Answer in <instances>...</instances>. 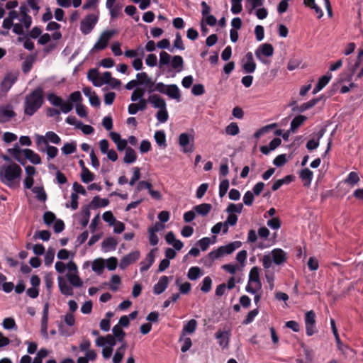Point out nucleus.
Returning a JSON list of instances; mask_svg holds the SVG:
<instances>
[{"label": "nucleus", "instance_id": "3c124183", "mask_svg": "<svg viewBox=\"0 0 363 363\" xmlns=\"http://www.w3.org/2000/svg\"><path fill=\"white\" fill-rule=\"evenodd\" d=\"M216 337L219 340V345L222 347H226L228 345V337L225 335V333L220 330L216 333Z\"/></svg>", "mask_w": 363, "mask_h": 363}, {"label": "nucleus", "instance_id": "13d9d810", "mask_svg": "<svg viewBox=\"0 0 363 363\" xmlns=\"http://www.w3.org/2000/svg\"><path fill=\"white\" fill-rule=\"evenodd\" d=\"M76 144L74 143H67L62 147V151L65 155H69L76 151Z\"/></svg>", "mask_w": 363, "mask_h": 363}, {"label": "nucleus", "instance_id": "c756f323", "mask_svg": "<svg viewBox=\"0 0 363 363\" xmlns=\"http://www.w3.org/2000/svg\"><path fill=\"white\" fill-rule=\"evenodd\" d=\"M307 120V117L303 115H298L291 122L290 130L295 133L296 130Z\"/></svg>", "mask_w": 363, "mask_h": 363}, {"label": "nucleus", "instance_id": "f03ea898", "mask_svg": "<svg viewBox=\"0 0 363 363\" xmlns=\"http://www.w3.org/2000/svg\"><path fill=\"white\" fill-rule=\"evenodd\" d=\"M44 103L43 90L38 87L26 96L24 101V113L29 116L34 113L43 106Z\"/></svg>", "mask_w": 363, "mask_h": 363}, {"label": "nucleus", "instance_id": "79ce46f5", "mask_svg": "<svg viewBox=\"0 0 363 363\" xmlns=\"http://www.w3.org/2000/svg\"><path fill=\"white\" fill-rule=\"evenodd\" d=\"M137 82L138 85H145L152 84V79L149 77L146 72H140L136 74Z\"/></svg>", "mask_w": 363, "mask_h": 363}, {"label": "nucleus", "instance_id": "473e14b6", "mask_svg": "<svg viewBox=\"0 0 363 363\" xmlns=\"http://www.w3.org/2000/svg\"><path fill=\"white\" fill-rule=\"evenodd\" d=\"M322 98L323 96L312 99L308 102L302 104L300 106L298 107V110L300 112H304L305 111L310 109L315 106L322 99Z\"/></svg>", "mask_w": 363, "mask_h": 363}, {"label": "nucleus", "instance_id": "a878e982", "mask_svg": "<svg viewBox=\"0 0 363 363\" xmlns=\"http://www.w3.org/2000/svg\"><path fill=\"white\" fill-rule=\"evenodd\" d=\"M90 206L84 205L82 207L80 213V223L83 228H85L89 221L90 218Z\"/></svg>", "mask_w": 363, "mask_h": 363}, {"label": "nucleus", "instance_id": "1a4fd4ad", "mask_svg": "<svg viewBox=\"0 0 363 363\" xmlns=\"http://www.w3.org/2000/svg\"><path fill=\"white\" fill-rule=\"evenodd\" d=\"M115 33L116 31L114 30H106L104 31L101 34L97 42L95 43L94 49L97 50H101L105 49L108 45L110 39Z\"/></svg>", "mask_w": 363, "mask_h": 363}, {"label": "nucleus", "instance_id": "6ab92c4d", "mask_svg": "<svg viewBox=\"0 0 363 363\" xmlns=\"http://www.w3.org/2000/svg\"><path fill=\"white\" fill-rule=\"evenodd\" d=\"M249 283H253L258 289H261L262 283L259 279V269L257 267H253L249 274Z\"/></svg>", "mask_w": 363, "mask_h": 363}, {"label": "nucleus", "instance_id": "ddd939ff", "mask_svg": "<svg viewBox=\"0 0 363 363\" xmlns=\"http://www.w3.org/2000/svg\"><path fill=\"white\" fill-rule=\"evenodd\" d=\"M245 62L242 65V69L246 73H253L256 69V63L254 61L253 55L248 52L245 55Z\"/></svg>", "mask_w": 363, "mask_h": 363}, {"label": "nucleus", "instance_id": "8fccbe9b", "mask_svg": "<svg viewBox=\"0 0 363 363\" xmlns=\"http://www.w3.org/2000/svg\"><path fill=\"white\" fill-rule=\"evenodd\" d=\"M240 128L238 125V124L235 122L230 123L229 125H228L225 128V133L228 135H236L239 133Z\"/></svg>", "mask_w": 363, "mask_h": 363}, {"label": "nucleus", "instance_id": "dca6fc26", "mask_svg": "<svg viewBox=\"0 0 363 363\" xmlns=\"http://www.w3.org/2000/svg\"><path fill=\"white\" fill-rule=\"evenodd\" d=\"M147 101L149 103L152 104L154 108L159 109H164L167 107V104L160 95L158 94H151L149 96Z\"/></svg>", "mask_w": 363, "mask_h": 363}, {"label": "nucleus", "instance_id": "de8ad7c7", "mask_svg": "<svg viewBox=\"0 0 363 363\" xmlns=\"http://www.w3.org/2000/svg\"><path fill=\"white\" fill-rule=\"evenodd\" d=\"M201 275V270L199 267H191L188 272L187 277L190 280H196Z\"/></svg>", "mask_w": 363, "mask_h": 363}, {"label": "nucleus", "instance_id": "0eeeda50", "mask_svg": "<svg viewBox=\"0 0 363 363\" xmlns=\"http://www.w3.org/2000/svg\"><path fill=\"white\" fill-rule=\"evenodd\" d=\"M18 72H7L4 76L1 85L0 90L1 92L6 93L12 87L18 79Z\"/></svg>", "mask_w": 363, "mask_h": 363}, {"label": "nucleus", "instance_id": "c85d7f7f", "mask_svg": "<svg viewBox=\"0 0 363 363\" xmlns=\"http://www.w3.org/2000/svg\"><path fill=\"white\" fill-rule=\"evenodd\" d=\"M170 64L171 67L173 69H174L177 72H179L183 69L184 60L180 55H174L172 57Z\"/></svg>", "mask_w": 363, "mask_h": 363}, {"label": "nucleus", "instance_id": "a19ab883", "mask_svg": "<svg viewBox=\"0 0 363 363\" xmlns=\"http://www.w3.org/2000/svg\"><path fill=\"white\" fill-rule=\"evenodd\" d=\"M155 140L159 146L166 147V135L164 131L157 130L154 135Z\"/></svg>", "mask_w": 363, "mask_h": 363}, {"label": "nucleus", "instance_id": "f257e3e1", "mask_svg": "<svg viewBox=\"0 0 363 363\" xmlns=\"http://www.w3.org/2000/svg\"><path fill=\"white\" fill-rule=\"evenodd\" d=\"M22 174V169L16 163L3 165L0 167V180L9 188L19 186V180Z\"/></svg>", "mask_w": 363, "mask_h": 363}, {"label": "nucleus", "instance_id": "69168bd1", "mask_svg": "<svg viewBox=\"0 0 363 363\" xmlns=\"http://www.w3.org/2000/svg\"><path fill=\"white\" fill-rule=\"evenodd\" d=\"M267 225L274 230H278L281 227V220L278 217L272 218L267 220Z\"/></svg>", "mask_w": 363, "mask_h": 363}, {"label": "nucleus", "instance_id": "72a5a7b5", "mask_svg": "<svg viewBox=\"0 0 363 363\" xmlns=\"http://www.w3.org/2000/svg\"><path fill=\"white\" fill-rule=\"evenodd\" d=\"M117 244L118 242L114 238L108 237L103 241L102 247L105 250V251H108L110 250H115Z\"/></svg>", "mask_w": 363, "mask_h": 363}, {"label": "nucleus", "instance_id": "680f3d73", "mask_svg": "<svg viewBox=\"0 0 363 363\" xmlns=\"http://www.w3.org/2000/svg\"><path fill=\"white\" fill-rule=\"evenodd\" d=\"M229 188V181L228 179L223 180L219 185V196L220 197H223Z\"/></svg>", "mask_w": 363, "mask_h": 363}, {"label": "nucleus", "instance_id": "2f4dec72", "mask_svg": "<svg viewBox=\"0 0 363 363\" xmlns=\"http://www.w3.org/2000/svg\"><path fill=\"white\" fill-rule=\"evenodd\" d=\"M137 160V155L135 151L130 147L125 149V157L123 162L127 164H131Z\"/></svg>", "mask_w": 363, "mask_h": 363}, {"label": "nucleus", "instance_id": "b1692460", "mask_svg": "<svg viewBox=\"0 0 363 363\" xmlns=\"http://www.w3.org/2000/svg\"><path fill=\"white\" fill-rule=\"evenodd\" d=\"M281 143V140L279 138H274L269 145H264L260 147V151L264 155H268L271 151L274 150Z\"/></svg>", "mask_w": 363, "mask_h": 363}, {"label": "nucleus", "instance_id": "6e6d98bb", "mask_svg": "<svg viewBox=\"0 0 363 363\" xmlns=\"http://www.w3.org/2000/svg\"><path fill=\"white\" fill-rule=\"evenodd\" d=\"M242 208H243V205L241 203H237V204L230 203L225 211L228 213H240L242 211Z\"/></svg>", "mask_w": 363, "mask_h": 363}, {"label": "nucleus", "instance_id": "338daca9", "mask_svg": "<svg viewBox=\"0 0 363 363\" xmlns=\"http://www.w3.org/2000/svg\"><path fill=\"white\" fill-rule=\"evenodd\" d=\"M58 153V149L52 145H47L48 160L55 158Z\"/></svg>", "mask_w": 363, "mask_h": 363}, {"label": "nucleus", "instance_id": "bf43d9fd", "mask_svg": "<svg viewBox=\"0 0 363 363\" xmlns=\"http://www.w3.org/2000/svg\"><path fill=\"white\" fill-rule=\"evenodd\" d=\"M56 220V216L54 213L51 211H46L43 215V221L47 225H51Z\"/></svg>", "mask_w": 363, "mask_h": 363}, {"label": "nucleus", "instance_id": "f704fd0d", "mask_svg": "<svg viewBox=\"0 0 363 363\" xmlns=\"http://www.w3.org/2000/svg\"><path fill=\"white\" fill-rule=\"evenodd\" d=\"M172 56L165 51H162L160 53L159 67L161 69H164V66L168 65L172 60Z\"/></svg>", "mask_w": 363, "mask_h": 363}, {"label": "nucleus", "instance_id": "09e8293b", "mask_svg": "<svg viewBox=\"0 0 363 363\" xmlns=\"http://www.w3.org/2000/svg\"><path fill=\"white\" fill-rule=\"evenodd\" d=\"M145 89L144 88H136L132 93L130 99L132 101H136L138 100L143 99V97L145 95Z\"/></svg>", "mask_w": 363, "mask_h": 363}, {"label": "nucleus", "instance_id": "39448f33", "mask_svg": "<svg viewBox=\"0 0 363 363\" xmlns=\"http://www.w3.org/2000/svg\"><path fill=\"white\" fill-rule=\"evenodd\" d=\"M98 22V16L95 14L91 13L86 16V17L81 21L80 30L84 35L89 34L94 28Z\"/></svg>", "mask_w": 363, "mask_h": 363}, {"label": "nucleus", "instance_id": "37998d69", "mask_svg": "<svg viewBox=\"0 0 363 363\" xmlns=\"http://www.w3.org/2000/svg\"><path fill=\"white\" fill-rule=\"evenodd\" d=\"M34 194H36V198L38 201H45L47 199V194L43 186H35L32 189Z\"/></svg>", "mask_w": 363, "mask_h": 363}, {"label": "nucleus", "instance_id": "aec40b11", "mask_svg": "<svg viewBox=\"0 0 363 363\" xmlns=\"http://www.w3.org/2000/svg\"><path fill=\"white\" fill-rule=\"evenodd\" d=\"M57 280L60 292L66 296H72L73 289L67 283L66 280L62 277H59Z\"/></svg>", "mask_w": 363, "mask_h": 363}, {"label": "nucleus", "instance_id": "c03bdc74", "mask_svg": "<svg viewBox=\"0 0 363 363\" xmlns=\"http://www.w3.org/2000/svg\"><path fill=\"white\" fill-rule=\"evenodd\" d=\"M264 4V0H247L245 6L248 9V12L251 13L252 10Z\"/></svg>", "mask_w": 363, "mask_h": 363}, {"label": "nucleus", "instance_id": "9d476101", "mask_svg": "<svg viewBox=\"0 0 363 363\" xmlns=\"http://www.w3.org/2000/svg\"><path fill=\"white\" fill-rule=\"evenodd\" d=\"M140 256V253L138 250L133 251L125 256H124L120 262V268L124 269L127 268L131 264L135 262Z\"/></svg>", "mask_w": 363, "mask_h": 363}, {"label": "nucleus", "instance_id": "774afa93", "mask_svg": "<svg viewBox=\"0 0 363 363\" xmlns=\"http://www.w3.org/2000/svg\"><path fill=\"white\" fill-rule=\"evenodd\" d=\"M255 33L256 36V40L257 41H261L264 39V29L262 26L257 25L255 28Z\"/></svg>", "mask_w": 363, "mask_h": 363}, {"label": "nucleus", "instance_id": "7ed1b4c3", "mask_svg": "<svg viewBox=\"0 0 363 363\" xmlns=\"http://www.w3.org/2000/svg\"><path fill=\"white\" fill-rule=\"evenodd\" d=\"M49 102L54 106H59L60 111L64 113L70 112L73 108V105L70 101H65L60 96L53 93H50L47 96Z\"/></svg>", "mask_w": 363, "mask_h": 363}, {"label": "nucleus", "instance_id": "58836bf2", "mask_svg": "<svg viewBox=\"0 0 363 363\" xmlns=\"http://www.w3.org/2000/svg\"><path fill=\"white\" fill-rule=\"evenodd\" d=\"M112 79L111 73L110 72H105L100 78L99 77V82H94V85L101 86L104 84H108L111 82Z\"/></svg>", "mask_w": 363, "mask_h": 363}, {"label": "nucleus", "instance_id": "4c0bfd02", "mask_svg": "<svg viewBox=\"0 0 363 363\" xmlns=\"http://www.w3.org/2000/svg\"><path fill=\"white\" fill-rule=\"evenodd\" d=\"M67 278L69 283L71 284V285H72L74 287H81L83 284L82 279L76 274L68 272L67 274Z\"/></svg>", "mask_w": 363, "mask_h": 363}, {"label": "nucleus", "instance_id": "5701e85b", "mask_svg": "<svg viewBox=\"0 0 363 363\" xmlns=\"http://www.w3.org/2000/svg\"><path fill=\"white\" fill-rule=\"evenodd\" d=\"M313 173L308 168L303 169L299 174V177L303 182V186L308 187L312 182Z\"/></svg>", "mask_w": 363, "mask_h": 363}, {"label": "nucleus", "instance_id": "49530a36", "mask_svg": "<svg viewBox=\"0 0 363 363\" xmlns=\"http://www.w3.org/2000/svg\"><path fill=\"white\" fill-rule=\"evenodd\" d=\"M359 180L360 179L358 174L355 172H351L345 179V182L353 186L357 184Z\"/></svg>", "mask_w": 363, "mask_h": 363}, {"label": "nucleus", "instance_id": "864d4df0", "mask_svg": "<svg viewBox=\"0 0 363 363\" xmlns=\"http://www.w3.org/2000/svg\"><path fill=\"white\" fill-rule=\"evenodd\" d=\"M258 313H259L258 308L250 311L246 315L245 318L243 320L242 324L248 325V324L251 323L254 320L255 318L258 315Z\"/></svg>", "mask_w": 363, "mask_h": 363}, {"label": "nucleus", "instance_id": "e2e57ef3", "mask_svg": "<svg viewBox=\"0 0 363 363\" xmlns=\"http://www.w3.org/2000/svg\"><path fill=\"white\" fill-rule=\"evenodd\" d=\"M77 129H81L86 135H90L94 132V128L89 125H84L82 122H78L77 125Z\"/></svg>", "mask_w": 363, "mask_h": 363}, {"label": "nucleus", "instance_id": "f3484780", "mask_svg": "<svg viewBox=\"0 0 363 363\" xmlns=\"http://www.w3.org/2000/svg\"><path fill=\"white\" fill-rule=\"evenodd\" d=\"M272 257L273 262L279 265L286 262V254L282 249L276 248L272 251Z\"/></svg>", "mask_w": 363, "mask_h": 363}, {"label": "nucleus", "instance_id": "bb28decb", "mask_svg": "<svg viewBox=\"0 0 363 363\" xmlns=\"http://www.w3.org/2000/svg\"><path fill=\"white\" fill-rule=\"evenodd\" d=\"M241 245L242 242L240 241H234L225 246H220V247L223 252V255H224L233 253L236 249L240 247Z\"/></svg>", "mask_w": 363, "mask_h": 363}, {"label": "nucleus", "instance_id": "5fc2aeb1", "mask_svg": "<svg viewBox=\"0 0 363 363\" xmlns=\"http://www.w3.org/2000/svg\"><path fill=\"white\" fill-rule=\"evenodd\" d=\"M277 125L276 123H273V124H270V125H267L266 126H264L261 128H259V130H257L255 133H254V137L256 138V139H258L262 135H263L264 134H265L266 133H267L268 131H269L271 129H272L274 127H275Z\"/></svg>", "mask_w": 363, "mask_h": 363}, {"label": "nucleus", "instance_id": "7c9ffc66", "mask_svg": "<svg viewBox=\"0 0 363 363\" xmlns=\"http://www.w3.org/2000/svg\"><path fill=\"white\" fill-rule=\"evenodd\" d=\"M212 208V206L210 203H201L196 205L194 207V211L198 214L206 216H207Z\"/></svg>", "mask_w": 363, "mask_h": 363}, {"label": "nucleus", "instance_id": "0e129e2a", "mask_svg": "<svg viewBox=\"0 0 363 363\" xmlns=\"http://www.w3.org/2000/svg\"><path fill=\"white\" fill-rule=\"evenodd\" d=\"M172 48L179 49L180 50H184L185 49V47L182 39V36L179 33H176L175 40L174 41V45Z\"/></svg>", "mask_w": 363, "mask_h": 363}, {"label": "nucleus", "instance_id": "6e6552de", "mask_svg": "<svg viewBox=\"0 0 363 363\" xmlns=\"http://www.w3.org/2000/svg\"><path fill=\"white\" fill-rule=\"evenodd\" d=\"M315 313L311 310L305 314L306 333L308 336H312L317 332L315 329Z\"/></svg>", "mask_w": 363, "mask_h": 363}, {"label": "nucleus", "instance_id": "e433bc0d", "mask_svg": "<svg viewBox=\"0 0 363 363\" xmlns=\"http://www.w3.org/2000/svg\"><path fill=\"white\" fill-rule=\"evenodd\" d=\"M113 335L115 337V338L118 340V342H123L125 341V333L122 329V327H121L118 325H116L113 326L112 329Z\"/></svg>", "mask_w": 363, "mask_h": 363}, {"label": "nucleus", "instance_id": "a18cd8bd", "mask_svg": "<svg viewBox=\"0 0 363 363\" xmlns=\"http://www.w3.org/2000/svg\"><path fill=\"white\" fill-rule=\"evenodd\" d=\"M81 179L84 183H89L94 179V174L88 168H84L82 171Z\"/></svg>", "mask_w": 363, "mask_h": 363}, {"label": "nucleus", "instance_id": "20e7f679", "mask_svg": "<svg viewBox=\"0 0 363 363\" xmlns=\"http://www.w3.org/2000/svg\"><path fill=\"white\" fill-rule=\"evenodd\" d=\"M69 100L73 104H75L76 112L82 118L87 116L86 107L82 104V96L79 91L71 93L69 96Z\"/></svg>", "mask_w": 363, "mask_h": 363}, {"label": "nucleus", "instance_id": "603ef678", "mask_svg": "<svg viewBox=\"0 0 363 363\" xmlns=\"http://www.w3.org/2000/svg\"><path fill=\"white\" fill-rule=\"evenodd\" d=\"M212 286V279L209 276L206 277L201 284V290L203 293H208L211 291Z\"/></svg>", "mask_w": 363, "mask_h": 363}, {"label": "nucleus", "instance_id": "393cba45", "mask_svg": "<svg viewBox=\"0 0 363 363\" xmlns=\"http://www.w3.org/2000/svg\"><path fill=\"white\" fill-rule=\"evenodd\" d=\"M165 94H167L169 98L175 99L177 101H181L180 90L176 84L168 85Z\"/></svg>", "mask_w": 363, "mask_h": 363}, {"label": "nucleus", "instance_id": "412c9836", "mask_svg": "<svg viewBox=\"0 0 363 363\" xmlns=\"http://www.w3.org/2000/svg\"><path fill=\"white\" fill-rule=\"evenodd\" d=\"M157 250L156 249H152L150 252L147 255L145 261L141 262L140 264V272L147 271L150 267L152 265L155 261V254L154 252Z\"/></svg>", "mask_w": 363, "mask_h": 363}, {"label": "nucleus", "instance_id": "4468645a", "mask_svg": "<svg viewBox=\"0 0 363 363\" xmlns=\"http://www.w3.org/2000/svg\"><path fill=\"white\" fill-rule=\"evenodd\" d=\"M48 140L54 144L59 145L61 143L60 138L52 131H48L46 133L45 138L40 136L38 143H43L45 145H48Z\"/></svg>", "mask_w": 363, "mask_h": 363}, {"label": "nucleus", "instance_id": "c9c22d12", "mask_svg": "<svg viewBox=\"0 0 363 363\" xmlns=\"http://www.w3.org/2000/svg\"><path fill=\"white\" fill-rule=\"evenodd\" d=\"M196 327L197 321L195 319H191L184 325L182 332L183 333L192 334L195 332Z\"/></svg>", "mask_w": 363, "mask_h": 363}, {"label": "nucleus", "instance_id": "2eb2a0df", "mask_svg": "<svg viewBox=\"0 0 363 363\" xmlns=\"http://www.w3.org/2000/svg\"><path fill=\"white\" fill-rule=\"evenodd\" d=\"M169 284V277L167 276H162L158 282L155 284L153 292L156 295L161 294L167 288Z\"/></svg>", "mask_w": 363, "mask_h": 363}, {"label": "nucleus", "instance_id": "cd10ccee", "mask_svg": "<svg viewBox=\"0 0 363 363\" xmlns=\"http://www.w3.org/2000/svg\"><path fill=\"white\" fill-rule=\"evenodd\" d=\"M109 200L107 199H101L99 196H96L93 198L91 201L90 208L93 209H96L100 207H106L108 205Z\"/></svg>", "mask_w": 363, "mask_h": 363}, {"label": "nucleus", "instance_id": "423d86ee", "mask_svg": "<svg viewBox=\"0 0 363 363\" xmlns=\"http://www.w3.org/2000/svg\"><path fill=\"white\" fill-rule=\"evenodd\" d=\"M273 54L274 47L270 43L261 44L255 50L256 57L264 64H266L267 61L263 57H272Z\"/></svg>", "mask_w": 363, "mask_h": 363}, {"label": "nucleus", "instance_id": "052dcab7", "mask_svg": "<svg viewBox=\"0 0 363 363\" xmlns=\"http://www.w3.org/2000/svg\"><path fill=\"white\" fill-rule=\"evenodd\" d=\"M156 117H157V119L160 123H165L168 120V117H169L167 107H165L164 109H162V108L160 109L156 114Z\"/></svg>", "mask_w": 363, "mask_h": 363}, {"label": "nucleus", "instance_id": "4d7b16f0", "mask_svg": "<svg viewBox=\"0 0 363 363\" xmlns=\"http://www.w3.org/2000/svg\"><path fill=\"white\" fill-rule=\"evenodd\" d=\"M242 9V0H231V11L233 14L240 13Z\"/></svg>", "mask_w": 363, "mask_h": 363}, {"label": "nucleus", "instance_id": "9b49d317", "mask_svg": "<svg viewBox=\"0 0 363 363\" xmlns=\"http://www.w3.org/2000/svg\"><path fill=\"white\" fill-rule=\"evenodd\" d=\"M16 116V113L13 110V106L11 104L0 106V123L9 122Z\"/></svg>", "mask_w": 363, "mask_h": 363}, {"label": "nucleus", "instance_id": "4be33fe9", "mask_svg": "<svg viewBox=\"0 0 363 363\" xmlns=\"http://www.w3.org/2000/svg\"><path fill=\"white\" fill-rule=\"evenodd\" d=\"M24 158L28 159L31 163L34 164H38L41 163V158L38 154L35 153L30 149L23 150Z\"/></svg>", "mask_w": 363, "mask_h": 363}, {"label": "nucleus", "instance_id": "ea45409f", "mask_svg": "<svg viewBox=\"0 0 363 363\" xmlns=\"http://www.w3.org/2000/svg\"><path fill=\"white\" fill-rule=\"evenodd\" d=\"M92 270L101 274L103 273L104 269V261L102 259H96L92 262Z\"/></svg>", "mask_w": 363, "mask_h": 363}, {"label": "nucleus", "instance_id": "a211bd4d", "mask_svg": "<svg viewBox=\"0 0 363 363\" xmlns=\"http://www.w3.org/2000/svg\"><path fill=\"white\" fill-rule=\"evenodd\" d=\"M8 152L12 155L14 159L18 161L21 164L25 165L26 163V160L23 157L22 153H23V150H21L18 144H16L13 148L8 149Z\"/></svg>", "mask_w": 363, "mask_h": 363}, {"label": "nucleus", "instance_id": "f8f14e48", "mask_svg": "<svg viewBox=\"0 0 363 363\" xmlns=\"http://www.w3.org/2000/svg\"><path fill=\"white\" fill-rule=\"evenodd\" d=\"M192 143H190L189 135L186 133H181L179 136V144L183 147L184 152H191L194 151V138H191Z\"/></svg>", "mask_w": 363, "mask_h": 363}]
</instances>
